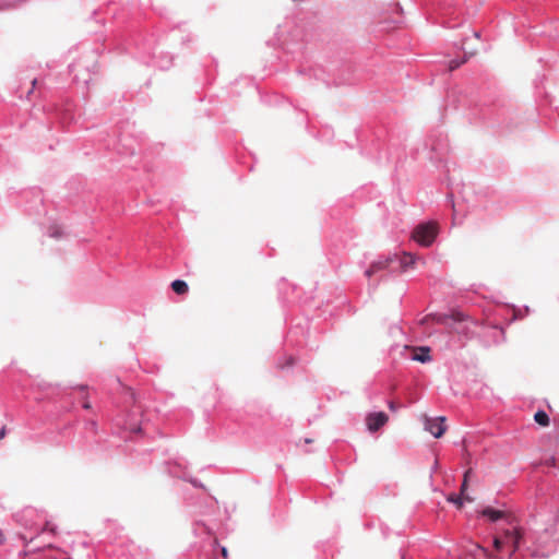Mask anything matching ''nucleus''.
Segmentation results:
<instances>
[{
    "mask_svg": "<svg viewBox=\"0 0 559 559\" xmlns=\"http://www.w3.org/2000/svg\"><path fill=\"white\" fill-rule=\"evenodd\" d=\"M464 500L471 501L472 499L469 497H464L462 493L451 495L448 498L449 502H452V503L456 504L459 508H461L463 506Z\"/></svg>",
    "mask_w": 559,
    "mask_h": 559,
    "instance_id": "21",
    "label": "nucleus"
},
{
    "mask_svg": "<svg viewBox=\"0 0 559 559\" xmlns=\"http://www.w3.org/2000/svg\"><path fill=\"white\" fill-rule=\"evenodd\" d=\"M311 442H312V439H309V438L305 439V443H311Z\"/></svg>",
    "mask_w": 559,
    "mask_h": 559,
    "instance_id": "41",
    "label": "nucleus"
},
{
    "mask_svg": "<svg viewBox=\"0 0 559 559\" xmlns=\"http://www.w3.org/2000/svg\"><path fill=\"white\" fill-rule=\"evenodd\" d=\"M548 466V467H555L556 465V459L555 456H549L547 457L544 462H539V463H534V468L535 469H538L540 466Z\"/></svg>",
    "mask_w": 559,
    "mask_h": 559,
    "instance_id": "25",
    "label": "nucleus"
},
{
    "mask_svg": "<svg viewBox=\"0 0 559 559\" xmlns=\"http://www.w3.org/2000/svg\"><path fill=\"white\" fill-rule=\"evenodd\" d=\"M417 257L404 250L379 257L372 261L365 275L370 278L372 275L386 272L389 274H400L408 271L416 263Z\"/></svg>",
    "mask_w": 559,
    "mask_h": 559,
    "instance_id": "7",
    "label": "nucleus"
},
{
    "mask_svg": "<svg viewBox=\"0 0 559 559\" xmlns=\"http://www.w3.org/2000/svg\"><path fill=\"white\" fill-rule=\"evenodd\" d=\"M174 473L179 475V479L190 483L194 488L206 490L204 484L200 481L198 478L190 476L188 472L179 473L178 471H174Z\"/></svg>",
    "mask_w": 559,
    "mask_h": 559,
    "instance_id": "18",
    "label": "nucleus"
},
{
    "mask_svg": "<svg viewBox=\"0 0 559 559\" xmlns=\"http://www.w3.org/2000/svg\"><path fill=\"white\" fill-rule=\"evenodd\" d=\"M134 452H136L138 454H145L146 452H148L147 449H135Z\"/></svg>",
    "mask_w": 559,
    "mask_h": 559,
    "instance_id": "36",
    "label": "nucleus"
},
{
    "mask_svg": "<svg viewBox=\"0 0 559 559\" xmlns=\"http://www.w3.org/2000/svg\"><path fill=\"white\" fill-rule=\"evenodd\" d=\"M480 518L490 523H500L493 536V547L501 556L512 557L524 544L523 530L511 520L507 511L487 506L479 511Z\"/></svg>",
    "mask_w": 559,
    "mask_h": 559,
    "instance_id": "2",
    "label": "nucleus"
},
{
    "mask_svg": "<svg viewBox=\"0 0 559 559\" xmlns=\"http://www.w3.org/2000/svg\"><path fill=\"white\" fill-rule=\"evenodd\" d=\"M14 522L20 525L25 532H17L16 537L23 542L25 548L23 551H20V556H26L29 552H35L37 550L44 548H51L50 543H41L34 547H29V545L37 538L45 535H55L56 526L50 524L47 521L44 512L38 511L35 508L26 507L20 512H16L13 515Z\"/></svg>",
    "mask_w": 559,
    "mask_h": 559,
    "instance_id": "4",
    "label": "nucleus"
},
{
    "mask_svg": "<svg viewBox=\"0 0 559 559\" xmlns=\"http://www.w3.org/2000/svg\"><path fill=\"white\" fill-rule=\"evenodd\" d=\"M5 540L3 532L0 530V545L3 544Z\"/></svg>",
    "mask_w": 559,
    "mask_h": 559,
    "instance_id": "38",
    "label": "nucleus"
},
{
    "mask_svg": "<svg viewBox=\"0 0 559 559\" xmlns=\"http://www.w3.org/2000/svg\"><path fill=\"white\" fill-rule=\"evenodd\" d=\"M296 364V356L290 353H283L276 360V367L281 370H290Z\"/></svg>",
    "mask_w": 559,
    "mask_h": 559,
    "instance_id": "16",
    "label": "nucleus"
},
{
    "mask_svg": "<svg viewBox=\"0 0 559 559\" xmlns=\"http://www.w3.org/2000/svg\"><path fill=\"white\" fill-rule=\"evenodd\" d=\"M85 430L87 432L96 433V431H97V423L95 420H93V419L86 420L85 421Z\"/></svg>",
    "mask_w": 559,
    "mask_h": 559,
    "instance_id": "27",
    "label": "nucleus"
},
{
    "mask_svg": "<svg viewBox=\"0 0 559 559\" xmlns=\"http://www.w3.org/2000/svg\"><path fill=\"white\" fill-rule=\"evenodd\" d=\"M7 433V429L5 427L3 426L1 429H0V439H2Z\"/></svg>",
    "mask_w": 559,
    "mask_h": 559,
    "instance_id": "37",
    "label": "nucleus"
},
{
    "mask_svg": "<svg viewBox=\"0 0 559 559\" xmlns=\"http://www.w3.org/2000/svg\"><path fill=\"white\" fill-rule=\"evenodd\" d=\"M117 389L121 390L123 406L112 418V428L120 438L128 440L141 437L144 425L142 405L131 388L124 386L119 379L115 380Z\"/></svg>",
    "mask_w": 559,
    "mask_h": 559,
    "instance_id": "3",
    "label": "nucleus"
},
{
    "mask_svg": "<svg viewBox=\"0 0 559 559\" xmlns=\"http://www.w3.org/2000/svg\"><path fill=\"white\" fill-rule=\"evenodd\" d=\"M32 83H33V86H35V85H36V83H37V80H36V79H34Z\"/></svg>",
    "mask_w": 559,
    "mask_h": 559,
    "instance_id": "43",
    "label": "nucleus"
},
{
    "mask_svg": "<svg viewBox=\"0 0 559 559\" xmlns=\"http://www.w3.org/2000/svg\"><path fill=\"white\" fill-rule=\"evenodd\" d=\"M47 234L51 238L59 239V238H61L63 236V230H62V228L60 226L52 225V226L49 227Z\"/></svg>",
    "mask_w": 559,
    "mask_h": 559,
    "instance_id": "22",
    "label": "nucleus"
},
{
    "mask_svg": "<svg viewBox=\"0 0 559 559\" xmlns=\"http://www.w3.org/2000/svg\"><path fill=\"white\" fill-rule=\"evenodd\" d=\"M110 50L118 53H131L144 63H153L160 69H168L171 66L173 57L168 53L155 56L156 41L153 36L144 37L142 33L130 31L129 34L118 33L109 39L106 45Z\"/></svg>",
    "mask_w": 559,
    "mask_h": 559,
    "instance_id": "1",
    "label": "nucleus"
},
{
    "mask_svg": "<svg viewBox=\"0 0 559 559\" xmlns=\"http://www.w3.org/2000/svg\"><path fill=\"white\" fill-rule=\"evenodd\" d=\"M467 484L468 483H465V479H463L460 493L464 495L465 490L467 489Z\"/></svg>",
    "mask_w": 559,
    "mask_h": 559,
    "instance_id": "34",
    "label": "nucleus"
},
{
    "mask_svg": "<svg viewBox=\"0 0 559 559\" xmlns=\"http://www.w3.org/2000/svg\"><path fill=\"white\" fill-rule=\"evenodd\" d=\"M165 466L168 475L176 478H179V475L174 473V471H178L179 473L188 472V464L183 457H176L174 460L167 461Z\"/></svg>",
    "mask_w": 559,
    "mask_h": 559,
    "instance_id": "15",
    "label": "nucleus"
},
{
    "mask_svg": "<svg viewBox=\"0 0 559 559\" xmlns=\"http://www.w3.org/2000/svg\"><path fill=\"white\" fill-rule=\"evenodd\" d=\"M45 559H70L68 554L61 550H55L52 554L47 555Z\"/></svg>",
    "mask_w": 559,
    "mask_h": 559,
    "instance_id": "26",
    "label": "nucleus"
},
{
    "mask_svg": "<svg viewBox=\"0 0 559 559\" xmlns=\"http://www.w3.org/2000/svg\"><path fill=\"white\" fill-rule=\"evenodd\" d=\"M173 290L178 295H183L188 292L189 287L186 281L183 280H175L170 284Z\"/></svg>",
    "mask_w": 559,
    "mask_h": 559,
    "instance_id": "19",
    "label": "nucleus"
},
{
    "mask_svg": "<svg viewBox=\"0 0 559 559\" xmlns=\"http://www.w3.org/2000/svg\"><path fill=\"white\" fill-rule=\"evenodd\" d=\"M464 62H465V59H462V60L452 59V60H450V62H449V69H450L451 71H453V70L457 69V68H459L462 63H464Z\"/></svg>",
    "mask_w": 559,
    "mask_h": 559,
    "instance_id": "29",
    "label": "nucleus"
},
{
    "mask_svg": "<svg viewBox=\"0 0 559 559\" xmlns=\"http://www.w3.org/2000/svg\"><path fill=\"white\" fill-rule=\"evenodd\" d=\"M430 148L436 152L437 158L442 159V157L448 152V141L445 138H440L437 141L430 140Z\"/></svg>",
    "mask_w": 559,
    "mask_h": 559,
    "instance_id": "17",
    "label": "nucleus"
},
{
    "mask_svg": "<svg viewBox=\"0 0 559 559\" xmlns=\"http://www.w3.org/2000/svg\"><path fill=\"white\" fill-rule=\"evenodd\" d=\"M424 427L425 430L430 432L435 438H440L447 430L445 417H425Z\"/></svg>",
    "mask_w": 559,
    "mask_h": 559,
    "instance_id": "11",
    "label": "nucleus"
},
{
    "mask_svg": "<svg viewBox=\"0 0 559 559\" xmlns=\"http://www.w3.org/2000/svg\"><path fill=\"white\" fill-rule=\"evenodd\" d=\"M104 14L106 15H111L115 20H120L123 17V10L121 11V13H118L117 11V8L116 7H111V5H108L104 12Z\"/></svg>",
    "mask_w": 559,
    "mask_h": 559,
    "instance_id": "23",
    "label": "nucleus"
},
{
    "mask_svg": "<svg viewBox=\"0 0 559 559\" xmlns=\"http://www.w3.org/2000/svg\"><path fill=\"white\" fill-rule=\"evenodd\" d=\"M98 48L84 49L82 56L69 64V72L75 83L88 85L92 75L98 70Z\"/></svg>",
    "mask_w": 559,
    "mask_h": 559,
    "instance_id": "8",
    "label": "nucleus"
},
{
    "mask_svg": "<svg viewBox=\"0 0 559 559\" xmlns=\"http://www.w3.org/2000/svg\"><path fill=\"white\" fill-rule=\"evenodd\" d=\"M474 36H475L476 38H480V33H479V32H474Z\"/></svg>",
    "mask_w": 559,
    "mask_h": 559,
    "instance_id": "40",
    "label": "nucleus"
},
{
    "mask_svg": "<svg viewBox=\"0 0 559 559\" xmlns=\"http://www.w3.org/2000/svg\"><path fill=\"white\" fill-rule=\"evenodd\" d=\"M222 554H223L224 557L227 556V549L225 547L222 548Z\"/></svg>",
    "mask_w": 559,
    "mask_h": 559,
    "instance_id": "39",
    "label": "nucleus"
},
{
    "mask_svg": "<svg viewBox=\"0 0 559 559\" xmlns=\"http://www.w3.org/2000/svg\"><path fill=\"white\" fill-rule=\"evenodd\" d=\"M436 322L441 324L454 341L456 338L457 346H463L466 341L475 335L477 322L461 311L452 313H439L436 316Z\"/></svg>",
    "mask_w": 559,
    "mask_h": 559,
    "instance_id": "6",
    "label": "nucleus"
},
{
    "mask_svg": "<svg viewBox=\"0 0 559 559\" xmlns=\"http://www.w3.org/2000/svg\"><path fill=\"white\" fill-rule=\"evenodd\" d=\"M491 334L495 337V342L498 343L499 341L497 338L498 337L503 338L504 332H503L502 329L495 326V328L491 329Z\"/></svg>",
    "mask_w": 559,
    "mask_h": 559,
    "instance_id": "28",
    "label": "nucleus"
},
{
    "mask_svg": "<svg viewBox=\"0 0 559 559\" xmlns=\"http://www.w3.org/2000/svg\"><path fill=\"white\" fill-rule=\"evenodd\" d=\"M472 475H473L472 468H468L464 472L463 479H465V483H468Z\"/></svg>",
    "mask_w": 559,
    "mask_h": 559,
    "instance_id": "31",
    "label": "nucleus"
},
{
    "mask_svg": "<svg viewBox=\"0 0 559 559\" xmlns=\"http://www.w3.org/2000/svg\"><path fill=\"white\" fill-rule=\"evenodd\" d=\"M388 407H389L391 411L395 412V411L397 409V407H399V406H397L393 401H389V402H388Z\"/></svg>",
    "mask_w": 559,
    "mask_h": 559,
    "instance_id": "32",
    "label": "nucleus"
},
{
    "mask_svg": "<svg viewBox=\"0 0 559 559\" xmlns=\"http://www.w3.org/2000/svg\"><path fill=\"white\" fill-rule=\"evenodd\" d=\"M440 233V226L435 221L418 223L413 231L412 239L421 247H431Z\"/></svg>",
    "mask_w": 559,
    "mask_h": 559,
    "instance_id": "10",
    "label": "nucleus"
},
{
    "mask_svg": "<svg viewBox=\"0 0 559 559\" xmlns=\"http://www.w3.org/2000/svg\"><path fill=\"white\" fill-rule=\"evenodd\" d=\"M82 407L84 409H90L92 406H91V403L88 401H85V402H83Z\"/></svg>",
    "mask_w": 559,
    "mask_h": 559,
    "instance_id": "35",
    "label": "nucleus"
},
{
    "mask_svg": "<svg viewBox=\"0 0 559 559\" xmlns=\"http://www.w3.org/2000/svg\"><path fill=\"white\" fill-rule=\"evenodd\" d=\"M534 420L543 427H547L550 421L548 414L544 409H538L535 413Z\"/></svg>",
    "mask_w": 559,
    "mask_h": 559,
    "instance_id": "20",
    "label": "nucleus"
},
{
    "mask_svg": "<svg viewBox=\"0 0 559 559\" xmlns=\"http://www.w3.org/2000/svg\"><path fill=\"white\" fill-rule=\"evenodd\" d=\"M283 49L285 55L297 63L296 73L299 76H304L307 80L322 81L329 85L324 69L312 63L302 41L288 43L284 40Z\"/></svg>",
    "mask_w": 559,
    "mask_h": 559,
    "instance_id": "5",
    "label": "nucleus"
},
{
    "mask_svg": "<svg viewBox=\"0 0 559 559\" xmlns=\"http://www.w3.org/2000/svg\"><path fill=\"white\" fill-rule=\"evenodd\" d=\"M143 463H145V460H139L138 461V464H143Z\"/></svg>",
    "mask_w": 559,
    "mask_h": 559,
    "instance_id": "42",
    "label": "nucleus"
},
{
    "mask_svg": "<svg viewBox=\"0 0 559 559\" xmlns=\"http://www.w3.org/2000/svg\"><path fill=\"white\" fill-rule=\"evenodd\" d=\"M473 559H490V557L485 548L475 546V554L473 555Z\"/></svg>",
    "mask_w": 559,
    "mask_h": 559,
    "instance_id": "24",
    "label": "nucleus"
},
{
    "mask_svg": "<svg viewBox=\"0 0 559 559\" xmlns=\"http://www.w3.org/2000/svg\"><path fill=\"white\" fill-rule=\"evenodd\" d=\"M312 332L310 329V320L308 317L298 316L296 317L288 330V333L285 338V346L287 348H306L309 347L312 349L314 347V343L311 342Z\"/></svg>",
    "mask_w": 559,
    "mask_h": 559,
    "instance_id": "9",
    "label": "nucleus"
},
{
    "mask_svg": "<svg viewBox=\"0 0 559 559\" xmlns=\"http://www.w3.org/2000/svg\"><path fill=\"white\" fill-rule=\"evenodd\" d=\"M389 420L388 415L384 412H373L366 416V425L370 432L378 431Z\"/></svg>",
    "mask_w": 559,
    "mask_h": 559,
    "instance_id": "12",
    "label": "nucleus"
},
{
    "mask_svg": "<svg viewBox=\"0 0 559 559\" xmlns=\"http://www.w3.org/2000/svg\"><path fill=\"white\" fill-rule=\"evenodd\" d=\"M405 350L411 352V359L414 361H418L421 364H427L432 360V357L430 355V347L429 346H419L415 348H411L408 346L404 347Z\"/></svg>",
    "mask_w": 559,
    "mask_h": 559,
    "instance_id": "14",
    "label": "nucleus"
},
{
    "mask_svg": "<svg viewBox=\"0 0 559 559\" xmlns=\"http://www.w3.org/2000/svg\"><path fill=\"white\" fill-rule=\"evenodd\" d=\"M323 132H324V135H326L329 139L333 136V131L329 128H325L323 130Z\"/></svg>",
    "mask_w": 559,
    "mask_h": 559,
    "instance_id": "33",
    "label": "nucleus"
},
{
    "mask_svg": "<svg viewBox=\"0 0 559 559\" xmlns=\"http://www.w3.org/2000/svg\"><path fill=\"white\" fill-rule=\"evenodd\" d=\"M11 8H14V5L11 2L0 0V11L9 10Z\"/></svg>",
    "mask_w": 559,
    "mask_h": 559,
    "instance_id": "30",
    "label": "nucleus"
},
{
    "mask_svg": "<svg viewBox=\"0 0 559 559\" xmlns=\"http://www.w3.org/2000/svg\"><path fill=\"white\" fill-rule=\"evenodd\" d=\"M194 35L190 31L182 28L181 25L171 28L169 34V39L171 41H180L182 47H188L194 40Z\"/></svg>",
    "mask_w": 559,
    "mask_h": 559,
    "instance_id": "13",
    "label": "nucleus"
}]
</instances>
